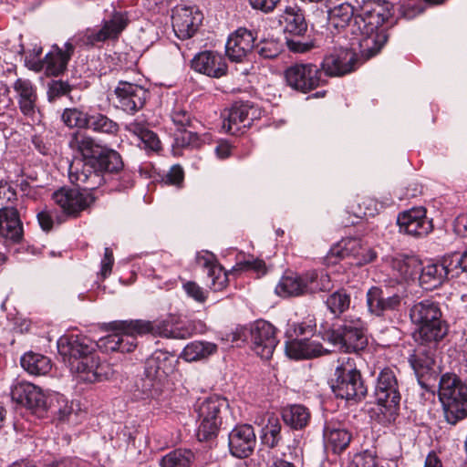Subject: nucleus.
Returning <instances> with one entry per match:
<instances>
[{"instance_id": "nucleus-1", "label": "nucleus", "mask_w": 467, "mask_h": 467, "mask_svg": "<svg viewBox=\"0 0 467 467\" xmlns=\"http://www.w3.org/2000/svg\"><path fill=\"white\" fill-rule=\"evenodd\" d=\"M329 24L337 29H348L365 59L376 56L388 40L387 28L395 24L393 5L386 0H363L359 8L348 1L327 10Z\"/></svg>"}, {"instance_id": "nucleus-2", "label": "nucleus", "mask_w": 467, "mask_h": 467, "mask_svg": "<svg viewBox=\"0 0 467 467\" xmlns=\"http://www.w3.org/2000/svg\"><path fill=\"white\" fill-rule=\"evenodd\" d=\"M96 343L82 335H63L57 340V351L71 372L87 382L101 381L113 375L110 364L101 361L96 354Z\"/></svg>"}, {"instance_id": "nucleus-3", "label": "nucleus", "mask_w": 467, "mask_h": 467, "mask_svg": "<svg viewBox=\"0 0 467 467\" xmlns=\"http://www.w3.org/2000/svg\"><path fill=\"white\" fill-rule=\"evenodd\" d=\"M123 166L118 151H108L99 160L90 158L73 161L68 168V177L82 191L92 192L106 182L105 173H118Z\"/></svg>"}, {"instance_id": "nucleus-4", "label": "nucleus", "mask_w": 467, "mask_h": 467, "mask_svg": "<svg viewBox=\"0 0 467 467\" xmlns=\"http://www.w3.org/2000/svg\"><path fill=\"white\" fill-rule=\"evenodd\" d=\"M376 408L372 410V418L382 426L394 424L400 415V392L396 369L382 368L374 388Z\"/></svg>"}, {"instance_id": "nucleus-5", "label": "nucleus", "mask_w": 467, "mask_h": 467, "mask_svg": "<svg viewBox=\"0 0 467 467\" xmlns=\"http://www.w3.org/2000/svg\"><path fill=\"white\" fill-rule=\"evenodd\" d=\"M439 400L444 418L451 425L467 418V384L454 373L443 374L439 381Z\"/></svg>"}, {"instance_id": "nucleus-6", "label": "nucleus", "mask_w": 467, "mask_h": 467, "mask_svg": "<svg viewBox=\"0 0 467 467\" xmlns=\"http://www.w3.org/2000/svg\"><path fill=\"white\" fill-rule=\"evenodd\" d=\"M410 317L418 326L415 339L428 342H439L447 334V326L441 319V311L438 303L425 299L415 303L410 309Z\"/></svg>"}, {"instance_id": "nucleus-7", "label": "nucleus", "mask_w": 467, "mask_h": 467, "mask_svg": "<svg viewBox=\"0 0 467 467\" xmlns=\"http://www.w3.org/2000/svg\"><path fill=\"white\" fill-rule=\"evenodd\" d=\"M365 322L359 317L346 318L343 323L326 330L323 339L344 352H358L368 345Z\"/></svg>"}, {"instance_id": "nucleus-8", "label": "nucleus", "mask_w": 467, "mask_h": 467, "mask_svg": "<svg viewBox=\"0 0 467 467\" xmlns=\"http://www.w3.org/2000/svg\"><path fill=\"white\" fill-rule=\"evenodd\" d=\"M227 407V400L218 395L197 402L195 410L199 425L196 436L200 441H207L217 436L222 425V413Z\"/></svg>"}, {"instance_id": "nucleus-9", "label": "nucleus", "mask_w": 467, "mask_h": 467, "mask_svg": "<svg viewBox=\"0 0 467 467\" xmlns=\"http://www.w3.org/2000/svg\"><path fill=\"white\" fill-rule=\"evenodd\" d=\"M330 385L335 396L346 400L358 402L368 394L360 371L349 363L336 368Z\"/></svg>"}, {"instance_id": "nucleus-10", "label": "nucleus", "mask_w": 467, "mask_h": 467, "mask_svg": "<svg viewBox=\"0 0 467 467\" xmlns=\"http://www.w3.org/2000/svg\"><path fill=\"white\" fill-rule=\"evenodd\" d=\"M367 306L370 314L385 317L400 312L404 299L403 291H391L388 287L372 286L367 292Z\"/></svg>"}, {"instance_id": "nucleus-11", "label": "nucleus", "mask_w": 467, "mask_h": 467, "mask_svg": "<svg viewBox=\"0 0 467 467\" xmlns=\"http://www.w3.org/2000/svg\"><path fill=\"white\" fill-rule=\"evenodd\" d=\"M261 109L250 102H236L223 113V129L237 135L243 129L251 127L255 119H260Z\"/></svg>"}, {"instance_id": "nucleus-12", "label": "nucleus", "mask_w": 467, "mask_h": 467, "mask_svg": "<svg viewBox=\"0 0 467 467\" xmlns=\"http://www.w3.org/2000/svg\"><path fill=\"white\" fill-rule=\"evenodd\" d=\"M286 83L293 89L306 93L321 83V71L312 63H296L285 71Z\"/></svg>"}, {"instance_id": "nucleus-13", "label": "nucleus", "mask_w": 467, "mask_h": 467, "mask_svg": "<svg viewBox=\"0 0 467 467\" xmlns=\"http://www.w3.org/2000/svg\"><path fill=\"white\" fill-rule=\"evenodd\" d=\"M350 48H340L327 55L321 64L322 70L329 77H340L354 71L359 65L356 53V42L350 43Z\"/></svg>"}, {"instance_id": "nucleus-14", "label": "nucleus", "mask_w": 467, "mask_h": 467, "mask_svg": "<svg viewBox=\"0 0 467 467\" xmlns=\"http://www.w3.org/2000/svg\"><path fill=\"white\" fill-rule=\"evenodd\" d=\"M52 199L67 215L78 216L96 200L92 192L62 187L52 194Z\"/></svg>"}, {"instance_id": "nucleus-15", "label": "nucleus", "mask_w": 467, "mask_h": 467, "mask_svg": "<svg viewBox=\"0 0 467 467\" xmlns=\"http://www.w3.org/2000/svg\"><path fill=\"white\" fill-rule=\"evenodd\" d=\"M114 92L116 107L129 114L141 109L150 97L149 90L142 86L123 80L119 81Z\"/></svg>"}, {"instance_id": "nucleus-16", "label": "nucleus", "mask_w": 467, "mask_h": 467, "mask_svg": "<svg viewBox=\"0 0 467 467\" xmlns=\"http://www.w3.org/2000/svg\"><path fill=\"white\" fill-rule=\"evenodd\" d=\"M256 445V435L251 424H237L228 434L229 451L237 459H245L251 456Z\"/></svg>"}, {"instance_id": "nucleus-17", "label": "nucleus", "mask_w": 467, "mask_h": 467, "mask_svg": "<svg viewBox=\"0 0 467 467\" xmlns=\"http://www.w3.org/2000/svg\"><path fill=\"white\" fill-rule=\"evenodd\" d=\"M276 329L265 320H256L250 328L253 350L262 358L268 359L273 356L278 344Z\"/></svg>"}, {"instance_id": "nucleus-18", "label": "nucleus", "mask_w": 467, "mask_h": 467, "mask_svg": "<svg viewBox=\"0 0 467 467\" xmlns=\"http://www.w3.org/2000/svg\"><path fill=\"white\" fill-rule=\"evenodd\" d=\"M377 255L378 254L373 248L363 245L361 241L357 238L343 239L331 247L328 252L329 258L344 259L353 257L355 264L358 265L371 263L377 258Z\"/></svg>"}, {"instance_id": "nucleus-19", "label": "nucleus", "mask_w": 467, "mask_h": 467, "mask_svg": "<svg viewBox=\"0 0 467 467\" xmlns=\"http://www.w3.org/2000/svg\"><path fill=\"white\" fill-rule=\"evenodd\" d=\"M11 396L16 403L26 407L36 414L42 416L47 411L48 397L30 382H16L11 389Z\"/></svg>"}, {"instance_id": "nucleus-20", "label": "nucleus", "mask_w": 467, "mask_h": 467, "mask_svg": "<svg viewBox=\"0 0 467 467\" xmlns=\"http://www.w3.org/2000/svg\"><path fill=\"white\" fill-rule=\"evenodd\" d=\"M128 24L127 13L115 11L109 19L103 20L102 26L99 29H88L83 43L95 46L109 39H117Z\"/></svg>"}, {"instance_id": "nucleus-21", "label": "nucleus", "mask_w": 467, "mask_h": 467, "mask_svg": "<svg viewBox=\"0 0 467 467\" xmlns=\"http://www.w3.org/2000/svg\"><path fill=\"white\" fill-rule=\"evenodd\" d=\"M397 223L400 231L407 234L422 237L432 230V221L426 216L424 207H414L399 214Z\"/></svg>"}, {"instance_id": "nucleus-22", "label": "nucleus", "mask_w": 467, "mask_h": 467, "mask_svg": "<svg viewBox=\"0 0 467 467\" xmlns=\"http://www.w3.org/2000/svg\"><path fill=\"white\" fill-rule=\"evenodd\" d=\"M64 49L60 48L57 45H53L51 50L44 57L43 60L35 62L32 67L36 71L46 69L48 75L58 76L62 74L67 67L75 47L67 41L65 43Z\"/></svg>"}, {"instance_id": "nucleus-23", "label": "nucleus", "mask_w": 467, "mask_h": 467, "mask_svg": "<svg viewBox=\"0 0 467 467\" xmlns=\"http://www.w3.org/2000/svg\"><path fill=\"white\" fill-rule=\"evenodd\" d=\"M191 67L194 71L213 78L224 77L228 72L224 57L211 50L196 54L191 61Z\"/></svg>"}, {"instance_id": "nucleus-24", "label": "nucleus", "mask_w": 467, "mask_h": 467, "mask_svg": "<svg viewBox=\"0 0 467 467\" xmlns=\"http://www.w3.org/2000/svg\"><path fill=\"white\" fill-rule=\"evenodd\" d=\"M202 15L191 7H176L171 16V25L175 35L181 39L192 37L202 23Z\"/></svg>"}, {"instance_id": "nucleus-25", "label": "nucleus", "mask_w": 467, "mask_h": 467, "mask_svg": "<svg viewBox=\"0 0 467 467\" xmlns=\"http://www.w3.org/2000/svg\"><path fill=\"white\" fill-rule=\"evenodd\" d=\"M253 32L240 27L231 34L225 45V53L232 62L241 63L254 47Z\"/></svg>"}, {"instance_id": "nucleus-26", "label": "nucleus", "mask_w": 467, "mask_h": 467, "mask_svg": "<svg viewBox=\"0 0 467 467\" xmlns=\"http://www.w3.org/2000/svg\"><path fill=\"white\" fill-rule=\"evenodd\" d=\"M417 347L409 356V362L416 375L423 377L433 369L435 365L436 345L438 342L416 340Z\"/></svg>"}, {"instance_id": "nucleus-27", "label": "nucleus", "mask_w": 467, "mask_h": 467, "mask_svg": "<svg viewBox=\"0 0 467 467\" xmlns=\"http://www.w3.org/2000/svg\"><path fill=\"white\" fill-rule=\"evenodd\" d=\"M12 88L21 113L26 117H33L36 109V87L31 80L19 78L15 80Z\"/></svg>"}, {"instance_id": "nucleus-28", "label": "nucleus", "mask_w": 467, "mask_h": 467, "mask_svg": "<svg viewBox=\"0 0 467 467\" xmlns=\"http://www.w3.org/2000/svg\"><path fill=\"white\" fill-rule=\"evenodd\" d=\"M0 237L5 244H16L23 238L22 222L14 207L0 209Z\"/></svg>"}, {"instance_id": "nucleus-29", "label": "nucleus", "mask_w": 467, "mask_h": 467, "mask_svg": "<svg viewBox=\"0 0 467 467\" xmlns=\"http://www.w3.org/2000/svg\"><path fill=\"white\" fill-rule=\"evenodd\" d=\"M285 354L294 359H307L319 357L327 352L316 339H292L285 342Z\"/></svg>"}, {"instance_id": "nucleus-30", "label": "nucleus", "mask_w": 467, "mask_h": 467, "mask_svg": "<svg viewBox=\"0 0 467 467\" xmlns=\"http://www.w3.org/2000/svg\"><path fill=\"white\" fill-rule=\"evenodd\" d=\"M323 436L326 448L330 449L336 454L345 451L352 440L351 432L339 423L327 424Z\"/></svg>"}, {"instance_id": "nucleus-31", "label": "nucleus", "mask_w": 467, "mask_h": 467, "mask_svg": "<svg viewBox=\"0 0 467 467\" xmlns=\"http://www.w3.org/2000/svg\"><path fill=\"white\" fill-rule=\"evenodd\" d=\"M72 150H78L83 156L82 159H99L108 151H115L112 149L103 148L94 138L89 135L75 132L68 142Z\"/></svg>"}, {"instance_id": "nucleus-32", "label": "nucleus", "mask_w": 467, "mask_h": 467, "mask_svg": "<svg viewBox=\"0 0 467 467\" xmlns=\"http://www.w3.org/2000/svg\"><path fill=\"white\" fill-rule=\"evenodd\" d=\"M173 362L169 352L156 350L145 361V373L150 379H161L172 372Z\"/></svg>"}, {"instance_id": "nucleus-33", "label": "nucleus", "mask_w": 467, "mask_h": 467, "mask_svg": "<svg viewBox=\"0 0 467 467\" xmlns=\"http://www.w3.org/2000/svg\"><path fill=\"white\" fill-rule=\"evenodd\" d=\"M196 261L199 265L208 270V276L211 278V288L214 291H220L227 285L228 278L223 267L215 261L212 253L198 254Z\"/></svg>"}, {"instance_id": "nucleus-34", "label": "nucleus", "mask_w": 467, "mask_h": 467, "mask_svg": "<svg viewBox=\"0 0 467 467\" xmlns=\"http://www.w3.org/2000/svg\"><path fill=\"white\" fill-rule=\"evenodd\" d=\"M419 273L420 285L425 290L431 291L449 279L441 261L420 265Z\"/></svg>"}, {"instance_id": "nucleus-35", "label": "nucleus", "mask_w": 467, "mask_h": 467, "mask_svg": "<svg viewBox=\"0 0 467 467\" xmlns=\"http://www.w3.org/2000/svg\"><path fill=\"white\" fill-rule=\"evenodd\" d=\"M125 130L135 136L138 140V145L148 151H159L161 148V140L158 135L150 130L142 122L132 121L125 126Z\"/></svg>"}, {"instance_id": "nucleus-36", "label": "nucleus", "mask_w": 467, "mask_h": 467, "mask_svg": "<svg viewBox=\"0 0 467 467\" xmlns=\"http://www.w3.org/2000/svg\"><path fill=\"white\" fill-rule=\"evenodd\" d=\"M280 23L284 24V31L295 36L305 35L307 30V24L303 11L295 6H286L280 16Z\"/></svg>"}, {"instance_id": "nucleus-37", "label": "nucleus", "mask_w": 467, "mask_h": 467, "mask_svg": "<svg viewBox=\"0 0 467 467\" xmlns=\"http://www.w3.org/2000/svg\"><path fill=\"white\" fill-rule=\"evenodd\" d=\"M137 338L128 331H116L99 340V348L106 351L132 352L137 347Z\"/></svg>"}, {"instance_id": "nucleus-38", "label": "nucleus", "mask_w": 467, "mask_h": 467, "mask_svg": "<svg viewBox=\"0 0 467 467\" xmlns=\"http://www.w3.org/2000/svg\"><path fill=\"white\" fill-rule=\"evenodd\" d=\"M277 296L282 297H297L306 296L305 293V274H295L283 275L275 288Z\"/></svg>"}, {"instance_id": "nucleus-39", "label": "nucleus", "mask_w": 467, "mask_h": 467, "mask_svg": "<svg viewBox=\"0 0 467 467\" xmlns=\"http://www.w3.org/2000/svg\"><path fill=\"white\" fill-rule=\"evenodd\" d=\"M390 267L397 278H414L420 272V261L415 256L400 254L392 258Z\"/></svg>"}, {"instance_id": "nucleus-40", "label": "nucleus", "mask_w": 467, "mask_h": 467, "mask_svg": "<svg viewBox=\"0 0 467 467\" xmlns=\"http://www.w3.org/2000/svg\"><path fill=\"white\" fill-rule=\"evenodd\" d=\"M305 274L306 296L319 292H327L333 288V283L328 273L325 270H310Z\"/></svg>"}, {"instance_id": "nucleus-41", "label": "nucleus", "mask_w": 467, "mask_h": 467, "mask_svg": "<svg viewBox=\"0 0 467 467\" xmlns=\"http://www.w3.org/2000/svg\"><path fill=\"white\" fill-rule=\"evenodd\" d=\"M22 368L31 375H47L52 368L49 358L35 352L25 353L20 359Z\"/></svg>"}, {"instance_id": "nucleus-42", "label": "nucleus", "mask_w": 467, "mask_h": 467, "mask_svg": "<svg viewBox=\"0 0 467 467\" xmlns=\"http://www.w3.org/2000/svg\"><path fill=\"white\" fill-rule=\"evenodd\" d=\"M309 410L304 405L294 404L283 409L282 418L285 423L295 430H302L310 420Z\"/></svg>"}, {"instance_id": "nucleus-43", "label": "nucleus", "mask_w": 467, "mask_h": 467, "mask_svg": "<svg viewBox=\"0 0 467 467\" xmlns=\"http://www.w3.org/2000/svg\"><path fill=\"white\" fill-rule=\"evenodd\" d=\"M217 351V345L208 341H192L185 346L181 357L188 361L193 362L208 358Z\"/></svg>"}, {"instance_id": "nucleus-44", "label": "nucleus", "mask_w": 467, "mask_h": 467, "mask_svg": "<svg viewBox=\"0 0 467 467\" xmlns=\"http://www.w3.org/2000/svg\"><path fill=\"white\" fill-rule=\"evenodd\" d=\"M109 327L114 331H128L136 338L137 336L151 335L152 331L151 321L143 319L113 321Z\"/></svg>"}, {"instance_id": "nucleus-45", "label": "nucleus", "mask_w": 467, "mask_h": 467, "mask_svg": "<svg viewBox=\"0 0 467 467\" xmlns=\"http://www.w3.org/2000/svg\"><path fill=\"white\" fill-rule=\"evenodd\" d=\"M87 130H90L96 133L116 135L119 130V126L115 120L107 115L97 111H91Z\"/></svg>"}, {"instance_id": "nucleus-46", "label": "nucleus", "mask_w": 467, "mask_h": 467, "mask_svg": "<svg viewBox=\"0 0 467 467\" xmlns=\"http://www.w3.org/2000/svg\"><path fill=\"white\" fill-rule=\"evenodd\" d=\"M91 111L92 110H85L83 107L67 108L61 115V119L63 123L70 129L77 128L87 130Z\"/></svg>"}, {"instance_id": "nucleus-47", "label": "nucleus", "mask_w": 467, "mask_h": 467, "mask_svg": "<svg viewBox=\"0 0 467 467\" xmlns=\"http://www.w3.org/2000/svg\"><path fill=\"white\" fill-rule=\"evenodd\" d=\"M194 453L187 449H175L165 454L160 462L161 467H191Z\"/></svg>"}, {"instance_id": "nucleus-48", "label": "nucleus", "mask_w": 467, "mask_h": 467, "mask_svg": "<svg viewBox=\"0 0 467 467\" xmlns=\"http://www.w3.org/2000/svg\"><path fill=\"white\" fill-rule=\"evenodd\" d=\"M441 262L449 279L457 278L462 275L467 277V265L462 252L445 254Z\"/></svg>"}, {"instance_id": "nucleus-49", "label": "nucleus", "mask_w": 467, "mask_h": 467, "mask_svg": "<svg viewBox=\"0 0 467 467\" xmlns=\"http://www.w3.org/2000/svg\"><path fill=\"white\" fill-rule=\"evenodd\" d=\"M350 295L345 289H338L329 295L326 300L327 309L336 317H339L350 306Z\"/></svg>"}, {"instance_id": "nucleus-50", "label": "nucleus", "mask_w": 467, "mask_h": 467, "mask_svg": "<svg viewBox=\"0 0 467 467\" xmlns=\"http://www.w3.org/2000/svg\"><path fill=\"white\" fill-rule=\"evenodd\" d=\"M281 423L275 417H270L263 428L262 442L270 448L276 447L281 439Z\"/></svg>"}, {"instance_id": "nucleus-51", "label": "nucleus", "mask_w": 467, "mask_h": 467, "mask_svg": "<svg viewBox=\"0 0 467 467\" xmlns=\"http://www.w3.org/2000/svg\"><path fill=\"white\" fill-rule=\"evenodd\" d=\"M57 415L58 420H64L72 412V406L67 399L60 394H54L48 397L47 411Z\"/></svg>"}, {"instance_id": "nucleus-52", "label": "nucleus", "mask_w": 467, "mask_h": 467, "mask_svg": "<svg viewBox=\"0 0 467 467\" xmlns=\"http://www.w3.org/2000/svg\"><path fill=\"white\" fill-rule=\"evenodd\" d=\"M254 52L264 59H275L283 51V46L277 39H262L254 45Z\"/></svg>"}, {"instance_id": "nucleus-53", "label": "nucleus", "mask_w": 467, "mask_h": 467, "mask_svg": "<svg viewBox=\"0 0 467 467\" xmlns=\"http://www.w3.org/2000/svg\"><path fill=\"white\" fill-rule=\"evenodd\" d=\"M426 4H433V2L426 0H409L407 4L401 6V16L408 20L413 19L424 11ZM437 4L438 3H434V5Z\"/></svg>"}, {"instance_id": "nucleus-54", "label": "nucleus", "mask_w": 467, "mask_h": 467, "mask_svg": "<svg viewBox=\"0 0 467 467\" xmlns=\"http://www.w3.org/2000/svg\"><path fill=\"white\" fill-rule=\"evenodd\" d=\"M194 331L195 327L191 322L173 320L170 339H187L194 334Z\"/></svg>"}, {"instance_id": "nucleus-55", "label": "nucleus", "mask_w": 467, "mask_h": 467, "mask_svg": "<svg viewBox=\"0 0 467 467\" xmlns=\"http://www.w3.org/2000/svg\"><path fill=\"white\" fill-rule=\"evenodd\" d=\"M173 318L168 317L165 319H157L151 321L152 331L151 335L163 338H171Z\"/></svg>"}, {"instance_id": "nucleus-56", "label": "nucleus", "mask_w": 467, "mask_h": 467, "mask_svg": "<svg viewBox=\"0 0 467 467\" xmlns=\"http://www.w3.org/2000/svg\"><path fill=\"white\" fill-rule=\"evenodd\" d=\"M171 119L176 126L177 130H184L187 127L191 126V114L180 106L172 109Z\"/></svg>"}, {"instance_id": "nucleus-57", "label": "nucleus", "mask_w": 467, "mask_h": 467, "mask_svg": "<svg viewBox=\"0 0 467 467\" xmlns=\"http://www.w3.org/2000/svg\"><path fill=\"white\" fill-rule=\"evenodd\" d=\"M348 467H377L376 456L373 451L366 450L355 454Z\"/></svg>"}, {"instance_id": "nucleus-58", "label": "nucleus", "mask_w": 467, "mask_h": 467, "mask_svg": "<svg viewBox=\"0 0 467 467\" xmlns=\"http://www.w3.org/2000/svg\"><path fill=\"white\" fill-rule=\"evenodd\" d=\"M179 134L174 139V144L180 148L197 147L199 144V136L195 132L178 130Z\"/></svg>"}, {"instance_id": "nucleus-59", "label": "nucleus", "mask_w": 467, "mask_h": 467, "mask_svg": "<svg viewBox=\"0 0 467 467\" xmlns=\"http://www.w3.org/2000/svg\"><path fill=\"white\" fill-rule=\"evenodd\" d=\"M183 289L185 293L192 298H193L196 302L203 303L207 298V294L193 281H188L183 284Z\"/></svg>"}, {"instance_id": "nucleus-60", "label": "nucleus", "mask_w": 467, "mask_h": 467, "mask_svg": "<svg viewBox=\"0 0 467 467\" xmlns=\"http://www.w3.org/2000/svg\"><path fill=\"white\" fill-rule=\"evenodd\" d=\"M70 91V86L67 82H64L61 80L52 81L49 84L48 88V97L49 99H54L56 98L64 96Z\"/></svg>"}, {"instance_id": "nucleus-61", "label": "nucleus", "mask_w": 467, "mask_h": 467, "mask_svg": "<svg viewBox=\"0 0 467 467\" xmlns=\"http://www.w3.org/2000/svg\"><path fill=\"white\" fill-rule=\"evenodd\" d=\"M265 267V262L258 259H248L236 263L234 271L254 270L256 272L263 271Z\"/></svg>"}, {"instance_id": "nucleus-62", "label": "nucleus", "mask_w": 467, "mask_h": 467, "mask_svg": "<svg viewBox=\"0 0 467 467\" xmlns=\"http://www.w3.org/2000/svg\"><path fill=\"white\" fill-rule=\"evenodd\" d=\"M136 428L135 425H124L122 427H119L116 432L117 439L126 444H129L135 440L136 436Z\"/></svg>"}, {"instance_id": "nucleus-63", "label": "nucleus", "mask_w": 467, "mask_h": 467, "mask_svg": "<svg viewBox=\"0 0 467 467\" xmlns=\"http://www.w3.org/2000/svg\"><path fill=\"white\" fill-rule=\"evenodd\" d=\"M248 2L254 10L268 14L275 9L280 0H248Z\"/></svg>"}, {"instance_id": "nucleus-64", "label": "nucleus", "mask_w": 467, "mask_h": 467, "mask_svg": "<svg viewBox=\"0 0 467 467\" xmlns=\"http://www.w3.org/2000/svg\"><path fill=\"white\" fill-rule=\"evenodd\" d=\"M184 172L180 165H173L166 175V182L172 185H179L182 182Z\"/></svg>"}]
</instances>
